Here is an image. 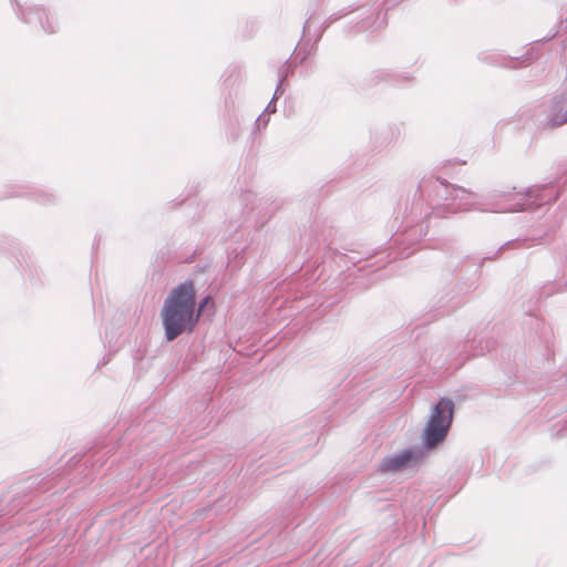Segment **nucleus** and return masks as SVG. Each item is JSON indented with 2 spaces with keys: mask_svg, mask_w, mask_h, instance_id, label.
<instances>
[{
  "mask_svg": "<svg viewBox=\"0 0 567 567\" xmlns=\"http://www.w3.org/2000/svg\"><path fill=\"white\" fill-rule=\"evenodd\" d=\"M369 4H370V1H367V2L360 3V4H350L348 7H344L340 10H338L337 12H333L332 14H330L322 23L321 30L319 31V33L316 38V42H318L321 39L324 30L328 29L332 23L339 21L340 19H342V18L349 16L350 13L355 12V11L360 10L361 8H364L365 6H369Z\"/></svg>",
  "mask_w": 567,
  "mask_h": 567,
  "instance_id": "16",
  "label": "nucleus"
},
{
  "mask_svg": "<svg viewBox=\"0 0 567 567\" xmlns=\"http://www.w3.org/2000/svg\"><path fill=\"white\" fill-rule=\"evenodd\" d=\"M30 195L40 204H50L54 200L55 196L43 189L31 186H19V190L10 194V196Z\"/></svg>",
  "mask_w": 567,
  "mask_h": 567,
  "instance_id": "18",
  "label": "nucleus"
},
{
  "mask_svg": "<svg viewBox=\"0 0 567 567\" xmlns=\"http://www.w3.org/2000/svg\"><path fill=\"white\" fill-rule=\"evenodd\" d=\"M481 265L471 260H463L454 268L455 284L442 291L435 301L432 311L435 316H446L458 309L465 302V296L477 288Z\"/></svg>",
  "mask_w": 567,
  "mask_h": 567,
  "instance_id": "4",
  "label": "nucleus"
},
{
  "mask_svg": "<svg viewBox=\"0 0 567 567\" xmlns=\"http://www.w3.org/2000/svg\"><path fill=\"white\" fill-rule=\"evenodd\" d=\"M193 299H194V312L196 316V319L197 321L199 322L200 320V317L204 315V312L207 310V309H210L212 313H215V301H214V298L212 297V295H206L204 297H202L198 301H197V296H196V288H195V282L193 281Z\"/></svg>",
  "mask_w": 567,
  "mask_h": 567,
  "instance_id": "19",
  "label": "nucleus"
},
{
  "mask_svg": "<svg viewBox=\"0 0 567 567\" xmlns=\"http://www.w3.org/2000/svg\"><path fill=\"white\" fill-rule=\"evenodd\" d=\"M193 280L186 279L171 289L159 311L166 342L192 334L198 326L194 312Z\"/></svg>",
  "mask_w": 567,
  "mask_h": 567,
  "instance_id": "1",
  "label": "nucleus"
},
{
  "mask_svg": "<svg viewBox=\"0 0 567 567\" xmlns=\"http://www.w3.org/2000/svg\"><path fill=\"white\" fill-rule=\"evenodd\" d=\"M369 4H370V1H367V2L360 3V4H350L348 7H344L340 10H338L337 12H333L332 14H330L322 23L321 30L319 31V33L316 38V42H318L321 39L324 30L328 29L332 23L339 21L340 19H342V18L349 16L350 13L355 12V11L360 10L361 8H364L365 6H369Z\"/></svg>",
  "mask_w": 567,
  "mask_h": 567,
  "instance_id": "14",
  "label": "nucleus"
},
{
  "mask_svg": "<svg viewBox=\"0 0 567 567\" xmlns=\"http://www.w3.org/2000/svg\"><path fill=\"white\" fill-rule=\"evenodd\" d=\"M102 455H100L99 453H94L92 454L91 456H89L86 460H85V464L86 463H91L92 465V471H99L103 467L104 465V462L102 461Z\"/></svg>",
  "mask_w": 567,
  "mask_h": 567,
  "instance_id": "22",
  "label": "nucleus"
},
{
  "mask_svg": "<svg viewBox=\"0 0 567 567\" xmlns=\"http://www.w3.org/2000/svg\"><path fill=\"white\" fill-rule=\"evenodd\" d=\"M417 192L421 196H427L436 202L427 217H449L460 212L476 209L480 197L470 189L432 176L420 181Z\"/></svg>",
  "mask_w": 567,
  "mask_h": 567,
  "instance_id": "2",
  "label": "nucleus"
},
{
  "mask_svg": "<svg viewBox=\"0 0 567 567\" xmlns=\"http://www.w3.org/2000/svg\"><path fill=\"white\" fill-rule=\"evenodd\" d=\"M556 34H557V32H555V33H553V34H550V35H548V37H546L545 39H546V40H551Z\"/></svg>",
  "mask_w": 567,
  "mask_h": 567,
  "instance_id": "30",
  "label": "nucleus"
},
{
  "mask_svg": "<svg viewBox=\"0 0 567 567\" xmlns=\"http://www.w3.org/2000/svg\"><path fill=\"white\" fill-rule=\"evenodd\" d=\"M12 9L17 17L24 23L30 24L32 28L42 30L45 33L52 34L56 31V22L50 18L47 10L40 6L20 3L19 1H11Z\"/></svg>",
  "mask_w": 567,
  "mask_h": 567,
  "instance_id": "7",
  "label": "nucleus"
},
{
  "mask_svg": "<svg viewBox=\"0 0 567 567\" xmlns=\"http://www.w3.org/2000/svg\"><path fill=\"white\" fill-rule=\"evenodd\" d=\"M284 66L286 68L285 72L280 73L279 75V80H278V83L276 85V89H275V92H274V95H272V100H278L279 97H281L285 93V87H284V82L287 80L288 78V60L285 62Z\"/></svg>",
  "mask_w": 567,
  "mask_h": 567,
  "instance_id": "21",
  "label": "nucleus"
},
{
  "mask_svg": "<svg viewBox=\"0 0 567 567\" xmlns=\"http://www.w3.org/2000/svg\"><path fill=\"white\" fill-rule=\"evenodd\" d=\"M384 0H374L369 8V14L358 21L355 24H348V33L375 32L388 24L386 11L384 10Z\"/></svg>",
  "mask_w": 567,
  "mask_h": 567,
  "instance_id": "8",
  "label": "nucleus"
},
{
  "mask_svg": "<svg viewBox=\"0 0 567 567\" xmlns=\"http://www.w3.org/2000/svg\"><path fill=\"white\" fill-rule=\"evenodd\" d=\"M268 123H269V114L262 112L256 118V122H255L256 130H260V127H266L268 125Z\"/></svg>",
  "mask_w": 567,
  "mask_h": 567,
  "instance_id": "23",
  "label": "nucleus"
},
{
  "mask_svg": "<svg viewBox=\"0 0 567 567\" xmlns=\"http://www.w3.org/2000/svg\"><path fill=\"white\" fill-rule=\"evenodd\" d=\"M369 4H370V1H367V2L360 3V4H350L348 7H344L340 10H338L337 12H333L332 14H330L322 23L321 30L319 31V33L316 38V42H318L321 39L324 30L328 29L332 23L339 21L340 19H342V18L349 16L350 13L355 12V11L360 10L361 8H364L365 6H369Z\"/></svg>",
  "mask_w": 567,
  "mask_h": 567,
  "instance_id": "13",
  "label": "nucleus"
},
{
  "mask_svg": "<svg viewBox=\"0 0 567 567\" xmlns=\"http://www.w3.org/2000/svg\"><path fill=\"white\" fill-rule=\"evenodd\" d=\"M530 321H534L537 326L539 324V320L537 318H535V317H532Z\"/></svg>",
  "mask_w": 567,
  "mask_h": 567,
  "instance_id": "29",
  "label": "nucleus"
},
{
  "mask_svg": "<svg viewBox=\"0 0 567 567\" xmlns=\"http://www.w3.org/2000/svg\"><path fill=\"white\" fill-rule=\"evenodd\" d=\"M278 208H279V205H278V204H276L271 212H274V210H276V209H278Z\"/></svg>",
  "mask_w": 567,
  "mask_h": 567,
  "instance_id": "33",
  "label": "nucleus"
},
{
  "mask_svg": "<svg viewBox=\"0 0 567 567\" xmlns=\"http://www.w3.org/2000/svg\"><path fill=\"white\" fill-rule=\"evenodd\" d=\"M463 0H447L450 4H460Z\"/></svg>",
  "mask_w": 567,
  "mask_h": 567,
  "instance_id": "28",
  "label": "nucleus"
},
{
  "mask_svg": "<svg viewBox=\"0 0 567 567\" xmlns=\"http://www.w3.org/2000/svg\"><path fill=\"white\" fill-rule=\"evenodd\" d=\"M307 59V54H303L301 58H300V63H303Z\"/></svg>",
  "mask_w": 567,
  "mask_h": 567,
  "instance_id": "31",
  "label": "nucleus"
},
{
  "mask_svg": "<svg viewBox=\"0 0 567 567\" xmlns=\"http://www.w3.org/2000/svg\"><path fill=\"white\" fill-rule=\"evenodd\" d=\"M276 101H277V100H272V99H271V100H270V102H269V103L267 104V106L265 107L264 113H267V114H269V115H270V114L276 113V111H277Z\"/></svg>",
  "mask_w": 567,
  "mask_h": 567,
  "instance_id": "25",
  "label": "nucleus"
},
{
  "mask_svg": "<svg viewBox=\"0 0 567 567\" xmlns=\"http://www.w3.org/2000/svg\"><path fill=\"white\" fill-rule=\"evenodd\" d=\"M455 404L452 399L443 396L433 406L431 415L422 431V444L426 451L442 445L449 434L454 419Z\"/></svg>",
  "mask_w": 567,
  "mask_h": 567,
  "instance_id": "5",
  "label": "nucleus"
},
{
  "mask_svg": "<svg viewBox=\"0 0 567 567\" xmlns=\"http://www.w3.org/2000/svg\"><path fill=\"white\" fill-rule=\"evenodd\" d=\"M560 194L559 181H551L529 186L522 192H517L515 187L493 189L487 198L496 202L497 208L494 212L514 213L536 209L543 205L551 204L558 199Z\"/></svg>",
  "mask_w": 567,
  "mask_h": 567,
  "instance_id": "3",
  "label": "nucleus"
},
{
  "mask_svg": "<svg viewBox=\"0 0 567 567\" xmlns=\"http://www.w3.org/2000/svg\"><path fill=\"white\" fill-rule=\"evenodd\" d=\"M494 349V343L489 340H486L483 344V341H480V350L475 354H484L485 352H492Z\"/></svg>",
  "mask_w": 567,
  "mask_h": 567,
  "instance_id": "24",
  "label": "nucleus"
},
{
  "mask_svg": "<svg viewBox=\"0 0 567 567\" xmlns=\"http://www.w3.org/2000/svg\"><path fill=\"white\" fill-rule=\"evenodd\" d=\"M543 127L548 130L557 128L567 123V92L553 96L545 110Z\"/></svg>",
  "mask_w": 567,
  "mask_h": 567,
  "instance_id": "9",
  "label": "nucleus"
},
{
  "mask_svg": "<svg viewBox=\"0 0 567 567\" xmlns=\"http://www.w3.org/2000/svg\"><path fill=\"white\" fill-rule=\"evenodd\" d=\"M398 136V128L390 125H382L374 130L371 138L374 144V147L378 150H382L393 144L396 141Z\"/></svg>",
  "mask_w": 567,
  "mask_h": 567,
  "instance_id": "11",
  "label": "nucleus"
},
{
  "mask_svg": "<svg viewBox=\"0 0 567 567\" xmlns=\"http://www.w3.org/2000/svg\"><path fill=\"white\" fill-rule=\"evenodd\" d=\"M542 240H543L542 237H537V238L536 237H526L523 239H519V238L511 239L497 249L495 256H497L501 251H503L505 249L526 248L534 244H542Z\"/></svg>",
  "mask_w": 567,
  "mask_h": 567,
  "instance_id": "20",
  "label": "nucleus"
},
{
  "mask_svg": "<svg viewBox=\"0 0 567 567\" xmlns=\"http://www.w3.org/2000/svg\"><path fill=\"white\" fill-rule=\"evenodd\" d=\"M369 4H370V1H367V2L360 3V4H350L348 7H344L340 10H338L337 12H333L332 14H330L322 23L321 30L319 31V33L316 38V42H318L321 39L324 30L328 29L332 23L339 21L340 19H342V18L349 16L350 13L355 12V11L360 10L361 8H364L365 6H369Z\"/></svg>",
  "mask_w": 567,
  "mask_h": 567,
  "instance_id": "17",
  "label": "nucleus"
},
{
  "mask_svg": "<svg viewBox=\"0 0 567 567\" xmlns=\"http://www.w3.org/2000/svg\"><path fill=\"white\" fill-rule=\"evenodd\" d=\"M414 81V76L408 72H395L390 69L373 70L365 79L367 86L385 82L394 86H408Z\"/></svg>",
  "mask_w": 567,
  "mask_h": 567,
  "instance_id": "10",
  "label": "nucleus"
},
{
  "mask_svg": "<svg viewBox=\"0 0 567 567\" xmlns=\"http://www.w3.org/2000/svg\"><path fill=\"white\" fill-rule=\"evenodd\" d=\"M478 60L485 64L511 69H516L520 64L517 58L505 56L497 52H482L478 54Z\"/></svg>",
  "mask_w": 567,
  "mask_h": 567,
  "instance_id": "12",
  "label": "nucleus"
},
{
  "mask_svg": "<svg viewBox=\"0 0 567 567\" xmlns=\"http://www.w3.org/2000/svg\"><path fill=\"white\" fill-rule=\"evenodd\" d=\"M308 23H309V21L307 20V21H306V23H305V25H303V34L306 33V30H307V28H308Z\"/></svg>",
  "mask_w": 567,
  "mask_h": 567,
  "instance_id": "32",
  "label": "nucleus"
},
{
  "mask_svg": "<svg viewBox=\"0 0 567 567\" xmlns=\"http://www.w3.org/2000/svg\"><path fill=\"white\" fill-rule=\"evenodd\" d=\"M427 452L423 444L406 447L399 453L389 454L378 465L380 473H398L419 465Z\"/></svg>",
  "mask_w": 567,
  "mask_h": 567,
  "instance_id": "6",
  "label": "nucleus"
},
{
  "mask_svg": "<svg viewBox=\"0 0 567 567\" xmlns=\"http://www.w3.org/2000/svg\"><path fill=\"white\" fill-rule=\"evenodd\" d=\"M563 23H566L567 24V16H566V19L564 21H561V24Z\"/></svg>",
  "mask_w": 567,
  "mask_h": 567,
  "instance_id": "34",
  "label": "nucleus"
},
{
  "mask_svg": "<svg viewBox=\"0 0 567 567\" xmlns=\"http://www.w3.org/2000/svg\"><path fill=\"white\" fill-rule=\"evenodd\" d=\"M566 425L565 426H561L557 432H556V435L559 436V437H565L567 436V421L565 422Z\"/></svg>",
  "mask_w": 567,
  "mask_h": 567,
  "instance_id": "27",
  "label": "nucleus"
},
{
  "mask_svg": "<svg viewBox=\"0 0 567 567\" xmlns=\"http://www.w3.org/2000/svg\"><path fill=\"white\" fill-rule=\"evenodd\" d=\"M369 4H370V1H367V2L360 3V4H350L348 7H344L340 10H338L337 12H333L332 14H330L322 23L321 30L319 31V33L316 38V42H318L321 39L324 30L328 29L332 23L339 21L340 19H342V18L349 16L350 13L355 12V11L360 10L361 8H364L365 6H369Z\"/></svg>",
  "mask_w": 567,
  "mask_h": 567,
  "instance_id": "15",
  "label": "nucleus"
},
{
  "mask_svg": "<svg viewBox=\"0 0 567 567\" xmlns=\"http://www.w3.org/2000/svg\"><path fill=\"white\" fill-rule=\"evenodd\" d=\"M40 480L35 476H30L25 483H27V487H34V486H38L40 484Z\"/></svg>",
  "mask_w": 567,
  "mask_h": 567,
  "instance_id": "26",
  "label": "nucleus"
}]
</instances>
